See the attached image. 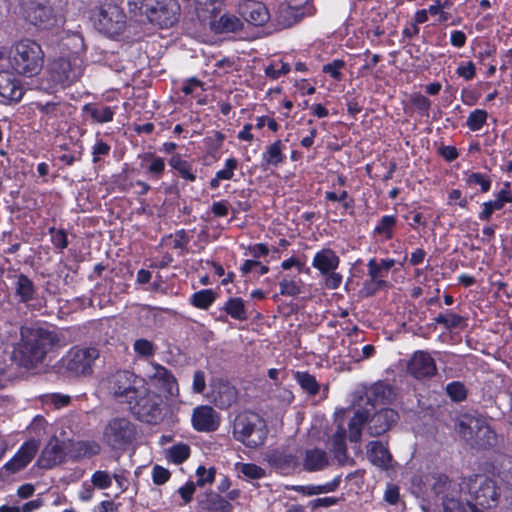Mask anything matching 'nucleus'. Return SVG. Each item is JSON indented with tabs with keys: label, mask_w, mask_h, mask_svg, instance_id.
Returning <instances> with one entry per match:
<instances>
[{
	"label": "nucleus",
	"mask_w": 512,
	"mask_h": 512,
	"mask_svg": "<svg viewBox=\"0 0 512 512\" xmlns=\"http://www.w3.org/2000/svg\"><path fill=\"white\" fill-rule=\"evenodd\" d=\"M53 332L43 327H23L21 340L12 352V359L25 368L41 363L55 343Z\"/></svg>",
	"instance_id": "1"
},
{
	"label": "nucleus",
	"mask_w": 512,
	"mask_h": 512,
	"mask_svg": "<svg viewBox=\"0 0 512 512\" xmlns=\"http://www.w3.org/2000/svg\"><path fill=\"white\" fill-rule=\"evenodd\" d=\"M8 57L11 68L25 77L37 75L44 63V52L40 44L30 39L15 42L10 48Z\"/></svg>",
	"instance_id": "2"
},
{
	"label": "nucleus",
	"mask_w": 512,
	"mask_h": 512,
	"mask_svg": "<svg viewBox=\"0 0 512 512\" xmlns=\"http://www.w3.org/2000/svg\"><path fill=\"white\" fill-rule=\"evenodd\" d=\"M455 431L471 447L486 449L494 445L495 433L487 421L473 414H462L455 420Z\"/></svg>",
	"instance_id": "3"
},
{
	"label": "nucleus",
	"mask_w": 512,
	"mask_h": 512,
	"mask_svg": "<svg viewBox=\"0 0 512 512\" xmlns=\"http://www.w3.org/2000/svg\"><path fill=\"white\" fill-rule=\"evenodd\" d=\"M233 437L250 449L262 446L268 435L266 421L257 413H239L233 421Z\"/></svg>",
	"instance_id": "4"
},
{
	"label": "nucleus",
	"mask_w": 512,
	"mask_h": 512,
	"mask_svg": "<svg viewBox=\"0 0 512 512\" xmlns=\"http://www.w3.org/2000/svg\"><path fill=\"white\" fill-rule=\"evenodd\" d=\"M132 415L139 421L156 425L163 419V398L160 394L141 386L137 390V396L127 403Z\"/></svg>",
	"instance_id": "5"
},
{
	"label": "nucleus",
	"mask_w": 512,
	"mask_h": 512,
	"mask_svg": "<svg viewBox=\"0 0 512 512\" xmlns=\"http://www.w3.org/2000/svg\"><path fill=\"white\" fill-rule=\"evenodd\" d=\"M137 438V425L126 417H113L103 428L102 442L112 450L125 451Z\"/></svg>",
	"instance_id": "6"
},
{
	"label": "nucleus",
	"mask_w": 512,
	"mask_h": 512,
	"mask_svg": "<svg viewBox=\"0 0 512 512\" xmlns=\"http://www.w3.org/2000/svg\"><path fill=\"white\" fill-rule=\"evenodd\" d=\"M7 275L8 279H14L13 289L14 296L17 298L19 303L25 304V306L31 311H40L46 307V297L39 294L38 288L26 274L16 273L11 271Z\"/></svg>",
	"instance_id": "7"
},
{
	"label": "nucleus",
	"mask_w": 512,
	"mask_h": 512,
	"mask_svg": "<svg viewBox=\"0 0 512 512\" xmlns=\"http://www.w3.org/2000/svg\"><path fill=\"white\" fill-rule=\"evenodd\" d=\"M95 26L99 32L109 37L119 36L126 27V14L120 6L105 3L100 6Z\"/></svg>",
	"instance_id": "8"
},
{
	"label": "nucleus",
	"mask_w": 512,
	"mask_h": 512,
	"mask_svg": "<svg viewBox=\"0 0 512 512\" xmlns=\"http://www.w3.org/2000/svg\"><path fill=\"white\" fill-rule=\"evenodd\" d=\"M51 77L63 87L78 81L84 73L83 60L78 56L58 58L51 63Z\"/></svg>",
	"instance_id": "9"
},
{
	"label": "nucleus",
	"mask_w": 512,
	"mask_h": 512,
	"mask_svg": "<svg viewBox=\"0 0 512 512\" xmlns=\"http://www.w3.org/2000/svg\"><path fill=\"white\" fill-rule=\"evenodd\" d=\"M469 489L477 506L493 508L498 505L501 492L492 479L481 476L470 485Z\"/></svg>",
	"instance_id": "10"
},
{
	"label": "nucleus",
	"mask_w": 512,
	"mask_h": 512,
	"mask_svg": "<svg viewBox=\"0 0 512 512\" xmlns=\"http://www.w3.org/2000/svg\"><path fill=\"white\" fill-rule=\"evenodd\" d=\"M137 376L127 370H119L112 375L109 381V388L115 399L120 403L127 404L128 401L137 396Z\"/></svg>",
	"instance_id": "11"
},
{
	"label": "nucleus",
	"mask_w": 512,
	"mask_h": 512,
	"mask_svg": "<svg viewBox=\"0 0 512 512\" xmlns=\"http://www.w3.org/2000/svg\"><path fill=\"white\" fill-rule=\"evenodd\" d=\"M98 356L96 348H71L65 357L66 369L76 375L89 374Z\"/></svg>",
	"instance_id": "12"
},
{
	"label": "nucleus",
	"mask_w": 512,
	"mask_h": 512,
	"mask_svg": "<svg viewBox=\"0 0 512 512\" xmlns=\"http://www.w3.org/2000/svg\"><path fill=\"white\" fill-rule=\"evenodd\" d=\"M68 443L57 437L51 438L42 450L37 465L42 469H51L65 461L67 456Z\"/></svg>",
	"instance_id": "13"
},
{
	"label": "nucleus",
	"mask_w": 512,
	"mask_h": 512,
	"mask_svg": "<svg viewBox=\"0 0 512 512\" xmlns=\"http://www.w3.org/2000/svg\"><path fill=\"white\" fill-rule=\"evenodd\" d=\"M39 449L38 442L34 439L25 441L14 454V456L7 461L3 468L8 474H15L25 467H27L33 460Z\"/></svg>",
	"instance_id": "14"
},
{
	"label": "nucleus",
	"mask_w": 512,
	"mask_h": 512,
	"mask_svg": "<svg viewBox=\"0 0 512 512\" xmlns=\"http://www.w3.org/2000/svg\"><path fill=\"white\" fill-rule=\"evenodd\" d=\"M237 7L238 13L249 23L254 26H262L266 24L270 18V14L266 6L254 0H242L233 2Z\"/></svg>",
	"instance_id": "15"
},
{
	"label": "nucleus",
	"mask_w": 512,
	"mask_h": 512,
	"mask_svg": "<svg viewBox=\"0 0 512 512\" xmlns=\"http://www.w3.org/2000/svg\"><path fill=\"white\" fill-rule=\"evenodd\" d=\"M399 419L398 413L391 408H383L370 418L367 415V431L370 436L377 437L389 431Z\"/></svg>",
	"instance_id": "16"
},
{
	"label": "nucleus",
	"mask_w": 512,
	"mask_h": 512,
	"mask_svg": "<svg viewBox=\"0 0 512 512\" xmlns=\"http://www.w3.org/2000/svg\"><path fill=\"white\" fill-rule=\"evenodd\" d=\"M191 421L196 431L213 432L220 425V416L213 407L201 405L194 408Z\"/></svg>",
	"instance_id": "17"
},
{
	"label": "nucleus",
	"mask_w": 512,
	"mask_h": 512,
	"mask_svg": "<svg viewBox=\"0 0 512 512\" xmlns=\"http://www.w3.org/2000/svg\"><path fill=\"white\" fill-rule=\"evenodd\" d=\"M149 21L162 28L172 27L178 21L179 5L177 0H159Z\"/></svg>",
	"instance_id": "18"
},
{
	"label": "nucleus",
	"mask_w": 512,
	"mask_h": 512,
	"mask_svg": "<svg viewBox=\"0 0 512 512\" xmlns=\"http://www.w3.org/2000/svg\"><path fill=\"white\" fill-rule=\"evenodd\" d=\"M436 371L435 360L424 351L415 352L408 363V372L417 379L432 377Z\"/></svg>",
	"instance_id": "19"
},
{
	"label": "nucleus",
	"mask_w": 512,
	"mask_h": 512,
	"mask_svg": "<svg viewBox=\"0 0 512 512\" xmlns=\"http://www.w3.org/2000/svg\"><path fill=\"white\" fill-rule=\"evenodd\" d=\"M24 95V89L21 81L17 79L14 73L3 70L0 71V97L3 102H19Z\"/></svg>",
	"instance_id": "20"
},
{
	"label": "nucleus",
	"mask_w": 512,
	"mask_h": 512,
	"mask_svg": "<svg viewBox=\"0 0 512 512\" xmlns=\"http://www.w3.org/2000/svg\"><path fill=\"white\" fill-rule=\"evenodd\" d=\"M117 110V105L108 106L97 102L86 103L82 107V112L89 117L92 123L96 124L112 122Z\"/></svg>",
	"instance_id": "21"
},
{
	"label": "nucleus",
	"mask_w": 512,
	"mask_h": 512,
	"mask_svg": "<svg viewBox=\"0 0 512 512\" xmlns=\"http://www.w3.org/2000/svg\"><path fill=\"white\" fill-rule=\"evenodd\" d=\"M204 89V83L199 80L197 77H191L186 79L180 90L179 98L182 102H190L192 104L193 100L196 101L197 104H205V99L202 97Z\"/></svg>",
	"instance_id": "22"
},
{
	"label": "nucleus",
	"mask_w": 512,
	"mask_h": 512,
	"mask_svg": "<svg viewBox=\"0 0 512 512\" xmlns=\"http://www.w3.org/2000/svg\"><path fill=\"white\" fill-rule=\"evenodd\" d=\"M138 157L141 161V168L145 170L150 179L160 180L163 177L166 167L164 158L155 155L153 152H145Z\"/></svg>",
	"instance_id": "23"
},
{
	"label": "nucleus",
	"mask_w": 512,
	"mask_h": 512,
	"mask_svg": "<svg viewBox=\"0 0 512 512\" xmlns=\"http://www.w3.org/2000/svg\"><path fill=\"white\" fill-rule=\"evenodd\" d=\"M35 108L41 114L42 121L60 120L66 117L69 113L71 105L67 102H36Z\"/></svg>",
	"instance_id": "24"
},
{
	"label": "nucleus",
	"mask_w": 512,
	"mask_h": 512,
	"mask_svg": "<svg viewBox=\"0 0 512 512\" xmlns=\"http://www.w3.org/2000/svg\"><path fill=\"white\" fill-rule=\"evenodd\" d=\"M366 454L370 462L380 468L387 469L392 461L388 447L381 441H370L366 446Z\"/></svg>",
	"instance_id": "25"
},
{
	"label": "nucleus",
	"mask_w": 512,
	"mask_h": 512,
	"mask_svg": "<svg viewBox=\"0 0 512 512\" xmlns=\"http://www.w3.org/2000/svg\"><path fill=\"white\" fill-rule=\"evenodd\" d=\"M198 4L204 6V10L210 13L209 24L211 30L216 34L224 32V14L221 13V0H198Z\"/></svg>",
	"instance_id": "26"
},
{
	"label": "nucleus",
	"mask_w": 512,
	"mask_h": 512,
	"mask_svg": "<svg viewBox=\"0 0 512 512\" xmlns=\"http://www.w3.org/2000/svg\"><path fill=\"white\" fill-rule=\"evenodd\" d=\"M151 380L156 387L169 395H173L174 390H178L175 376L169 369L162 365L157 364L154 366V373Z\"/></svg>",
	"instance_id": "27"
},
{
	"label": "nucleus",
	"mask_w": 512,
	"mask_h": 512,
	"mask_svg": "<svg viewBox=\"0 0 512 512\" xmlns=\"http://www.w3.org/2000/svg\"><path fill=\"white\" fill-rule=\"evenodd\" d=\"M329 465V457L319 448L308 449L303 458V469L308 472L320 471Z\"/></svg>",
	"instance_id": "28"
},
{
	"label": "nucleus",
	"mask_w": 512,
	"mask_h": 512,
	"mask_svg": "<svg viewBox=\"0 0 512 512\" xmlns=\"http://www.w3.org/2000/svg\"><path fill=\"white\" fill-rule=\"evenodd\" d=\"M340 259L331 249H322L317 252L313 258L312 266L318 269L321 274L332 272L339 266Z\"/></svg>",
	"instance_id": "29"
},
{
	"label": "nucleus",
	"mask_w": 512,
	"mask_h": 512,
	"mask_svg": "<svg viewBox=\"0 0 512 512\" xmlns=\"http://www.w3.org/2000/svg\"><path fill=\"white\" fill-rule=\"evenodd\" d=\"M303 15V7L283 3L279 5L277 10V22L283 28H289L300 21Z\"/></svg>",
	"instance_id": "30"
},
{
	"label": "nucleus",
	"mask_w": 512,
	"mask_h": 512,
	"mask_svg": "<svg viewBox=\"0 0 512 512\" xmlns=\"http://www.w3.org/2000/svg\"><path fill=\"white\" fill-rule=\"evenodd\" d=\"M168 164L177 173V176L186 182H194L197 178V170L192 162L182 159L179 154H174L168 161Z\"/></svg>",
	"instance_id": "31"
},
{
	"label": "nucleus",
	"mask_w": 512,
	"mask_h": 512,
	"mask_svg": "<svg viewBox=\"0 0 512 512\" xmlns=\"http://www.w3.org/2000/svg\"><path fill=\"white\" fill-rule=\"evenodd\" d=\"M267 461L276 469H290L297 465V457L284 450H273L267 454Z\"/></svg>",
	"instance_id": "32"
},
{
	"label": "nucleus",
	"mask_w": 512,
	"mask_h": 512,
	"mask_svg": "<svg viewBox=\"0 0 512 512\" xmlns=\"http://www.w3.org/2000/svg\"><path fill=\"white\" fill-rule=\"evenodd\" d=\"M199 509L203 512H224V498L213 491L198 497Z\"/></svg>",
	"instance_id": "33"
},
{
	"label": "nucleus",
	"mask_w": 512,
	"mask_h": 512,
	"mask_svg": "<svg viewBox=\"0 0 512 512\" xmlns=\"http://www.w3.org/2000/svg\"><path fill=\"white\" fill-rule=\"evenodd\" d=\"M340 482H341V478L336 477L331 482H328L323 485H299V486H294L293 489L302 495L313 496V495H318V494H322V493L334 492L339 487Z\"/></svg>",
	"instance_id": "34"
},
{
	"label": "nucleus",
	"mask_w": 512,
	"mask_h": 512,
	"mask_svg": "<svg viewBox=\"0 0 512 512\" xmlns=\"http://www.w3.org/2000/svg\"><path fill=\"white\" fill-rule=\"evenodd\" d=\"M345 434V430L343 428H340L333 435L332 438V451L334 454V458L340 465L346 464L349 460L345 443Z\"/></svg>",
	"instance_id": "35"
},
{
	"label": "nucleus",
	"mask_w": 512,
	"mask_h": 512,
	"mask_svg": "<svg viewBox=\"0 0 512 512\" xmlns=\"http://www.w3.org/2000/svg\"><path fill=\"white\" fill-rule=\"evenodd\" d=\"M218 294L212 289H201L190 297V304L197 309H208L217 299Z\"/></svg>",
	"instance_id": "36"
},
{
	"label": "nucleus",
	"mask_w": 512,
	"mask_h": 512,
	"mask_svg": "<svg viewBox=\"0 0 512 512\" xmlns=\"http://www.w3.org/2000/svg\"><path fill=\"white\" fill-rule=\"evenodd\" d=\"M191 236L185 229L177 230L163 238V241H171L170 245L174 250L178 251L179 255H184L187 252V245L189 244Z\"/></svg>",
	"instance_id": "37"
},
{
	"label": "nucleus",
	"mask_w": 512,
	"mask_h": 512,
	"mask_svg": "<svg viewBox=\"0 0 512 512\" xmlns=\"http://www.w3.org/2000/svg\"><path fill=\"white\" fill-rule=\"evenodd\" d=\"M294 379L309 396H315L320 390V384L316 378L308 372L297 371L294 373Z\"/></svg>",
	"instance_id": "38"
},
{
	"label": "nucleus",
	"mask_w": 512,
	"mask_h": 512,
	"mask_svg": "<svg viewBox=\"0 0 512 512\" xmlns=\"http://www.w3.org/2000/svg\"><path fill=\"white\" fill-rule=\"evenodd\" d=\"M226 314L239 321H246L249 317L245 302L239 297L226 301Z\"/></svg>",
	"instance_id": "39"
},
{
	"label": "nucleus",
	"mask_w": 512,
	"mask_h": 512,
	"mask_svg": "<svg viewBox=\"0 0 512 512\" xmlns=\"http://www.w3.org/2000/svg\"><path fill=\"white\" fill-rule=\"evenodd\" d=\"M367 421V411L357 410L349 421V440L358 442L361 439L362 425Z\"/></svg>",
	"instance_id": "40"
},
{
	"label": "nucleus",
	"mask_w": 512,
	"mask_h": 512,
	"mask_svg": "<svg viewBox=\"0 0 512 512\" xmlns=\"http://www.w3.org/2000/svg\"><path fill=\"white\" fill-rule=\"evenodd\" d=\"M279 285L281 295L295 297L302 293L303 282L298 276L284 277Z\"/></svg>",
	"instance_id": "41"
},
{
	"label": "nucleus",
	"mask_w": 512,
	"mask_h": 512,
	"mask_svg": "<svg viewBox=\"0 0 512 512\" xmlns=\"http://www.w3.org/2000/svg\"><path fill=\"white\" fill-rule=\"evenodd\" d=\"M159 0H128V6L131 12L139 15H146L148 19L153 14Z\"/></svg>",
	"instance_id": "42"
},
{
	"label": "nucleus",
	"mask_w": 512,
	"mask_h": 512,
	"mask_svg": "<svg viewBox=\"0 0 512 512\" xmlns=\"http://www.w3.org/2000/svg\"><path fill=\"white\" fill-rule=\"evenodd\" d=\"M283 144L280 140L275 141L268 146L263 154V160L267 165L277 166L284 161L285 156L282 153Z\"/></svg>",
	"instance_id": "43"
},
{
	"label": "nucleus",
	"mask_w": 512,
	"mask_h": 512,
	"mask_svg": "<svg viewBox=\"0 0 512 512\" xmlns=\"http://www.w3.org/2000/svg\"><path fill=\"white\" fill-rule=\"evenodd\" d=\"M233 33V39H247L248 33L245 31L244 23L236 16H226V34Z\"/></svg>",
	"instance_id": "44"
},
{
	"label": "nucleus",
	"mask_w": 512,
	"mask_h": 512,
	"mask_svg": "<svg viewBox=\"0 0 512 512\" xmlns=\"http://www.w3.org/2000/svg\"><path fill=\"white\" fill-rule=\"evenodd\" d=\"M396 225V218L394 216L385 215L374 229V233L377 235L384 236L385 239H391L393 237V229Z\"/></svg>",
	"instance_id": "45"
},
{
	"label": "nucleus",
	"mask_w": 512,
	"mask_h": 512,
	"mask_svg": "<svg viewBox=\"0 0 512 512\" xmlns=\"http://www.w3.org/2000/svg\"><path fill=\"white\" fill-rule=\"evenodd\" d=\"M99 136V133H97ZM111 151V146L103 139L96 137L95 143L91 148L92 162L94 164L99 163L105 157L109 156Z\"/></svg>",
	"instance_id": "46"
},
{
	"label": "nucleus",
	"mask_w": 512,
	"mask_h": 512,
	"mask_svg": "<svg viewBox=\"0 0 512 512\" xmlns=\"http://www.w3.org/2000/svg\"><path fill=\"white\" fill-rule=\"evenodd\" d=\"M169 459L174 464H182L190 457V447L184 443L173 445L169 449Z\"/></svg>",
	"instance_id": "47"
},
{
	"label": "nucleus",
	"mask_w": 512,
	"mask_h": 512,
	"mask_svg": "<svg viewBox=\"0 0 512 512\" xmlns=\"http://www.w3.org/2000/svg\"><path fill=\"white\" fill-rule=\"evenodd\" d=\"M235 470L250 479H260L265 476V471L253 463H236Z\"/></svg>",
	"instance_id": "48"
},
{
	"label": "nucleus",
	"mask_w": 512,
	"mask_h": 512,
	"mask_svg": "<svg viewBox=\"0 0 512 512\" xmlns=\"http://www.w3.org/2000/svg\"><path fill=\"white\" fill-rule=\"evenodd\" d=\"M390 284L386 280H376V279H367L364 281L363 286L360 290V295L362 297H371L377 291L388 288Z\"/></svg>",
	"instance_id": "49"
},
{
	"label": "nucleus",
	"mask_w": 512,
	"mask_h": 512,
	"mask_svg": "<svg viewBox=\"0 0 512 512\" xmlns=\"http://www.w3.org/2000/svg\"><path fill=\"white\" fill-rule=\"evenodd\" d=\"M446 393L454 402H462L467 397V390L462 382L454 381L446 386Z\"/></svg>",
	"instance_id": "50"
},
{
	"label": "nucleus",
	"mask_w": 512,
	"mask_h": 512,
	"mask_svg": "<svg viewBox=\"0 0 512 512\" xmlns=\"http://www.w3.org/2000/svg\"><path fill=\"white\" fill-rule=\"evenodd\" d=\"M49 234L51 235V243L56 249L63 251L68 247L69 241L65 229L50 227Z\"/></svg>",
	"instance_id": "51"
},
{
	"label": "nucleus",
	"mask_w": 512,
	"mask_h": 512,
	"mask_svg": "<svg viewBox=\"0 0 512 512\" xmlns=\"http://www.w3.org/2000/svg\"><path fill=\"white\" fill-rule=\"evenodd\" d=\"M463 317L460 315L454 314L452 312H448L445 314H438L435 318V322L437 324L443 325L446 329H454L461 325L463 322Z\"/></svg>",
	"instance_id": "52"
},
{
	"label": "nucleus",
	"mask_w": 512,
	"mask_h": 512,
	"mask_svg": "<svg viewBox=\"0 0 512 512\" xmlns=\"http://www.w3.org/2000/svg\"><path fill=\"white\" fill-rule=\"evenodd\" d=\"M111 184L119 192H128L134 186V183L129 179L126 170H123L118 174H114L111 178Z\"/></svg>",
	"instance_id": "53"
},
{
	"label": "nucleus",
	"mask_w": 512,
	"mask_h": 512,
	"mask_svg": "<svg viewBox=\"0 0 512 512\" xmlns=\"http://www.w3.org/2000/svg\"><path fill=\"white\" fill-rule=\"evenodd\" d=\"M91 483L94 487L105 490L112 486V476L107 471L97 470L91 476Z\"/></svg>",
	"instance_id": "54"
},
{
	"label": "nucleus",
	"mask_w": 512,
	"mask_h": 512,
	"mask_svg": "<svg viewBox=\"0 0 512 512\" xmlns=\"http://www.w3.org/2000/svg\"><path fill=\"white\" fill-rule=\"evenodd\" d=\"M135 353L140 357H151L154 355L155 349L152 341L140 338L137 339L133 344Z\"/></svg>",
	"instance_id": "55"
},
{
	"label": "nucleus",
	"mask_w": 512,
	"mask_h": 512,
	"mask_svg": "<svg viewBox=\"0 0 512 512\" xmlns=\"http://www.w3.org/2000/svg\"><path fill=\"white\" fill-rule=\"evenodd\" d=\"M487 119V112L484 110H474L470 113L467 118V126L472 130L476 131L482 128Z\"/></svg>",
	"instance_id": "56"
},
{
	"label": "nucleus",
	"mask_w": 512,
	"mask_h": 512,
	"mask_svg": "<svg viewBox=\"0 0 512 512\" xmlns=\"http://www.w3.org/2000/svg\"><path fill=\"white\" fill-rule=\"evenodd\" d=\"M345 67V62L340 59L333 60L323 66V72L329 74L335 80H340L342 77L341 70Z\"/></svg>",
	"instance_id": "57"
},
{
	"label": "nucleus",
	"mask_w": 512,
	"mask_h": 512,
	"mask_svg": "<svg viewBox=\"0 0 512 512\" xmlns=\"http://www.w3.org/2000/svg\"><path fill=\"white\" fill-rule=\"evenodd\" d=\"M197 475V486H204L207 483H213L215 480V469L209 468L208 470L204 466H199L196 471Z\"/></svg>",
	"instance_id": "58"
},
{
	"label": "nucleus",
	"mask_w": 512,
	"mask_h": 512,
	"mask_svg": "<svg viewBox=\"0 0 512 512\" xmlns=\"http://www.w3.org/2000/svg\"><path fill=\"white\" fill-rule=\"evenodd\" d=\"M171 477V472L161 466V465H155L152 469V480L155 485H163L166 482L169 481Z\"/></svg>",
	"instance_id": "59"
},
{
	"label": "nucleus",
	"mask_w": 512,
	"mask_h": 512,
	"mask_svg": "<svg viewBox=\"0 0 512 512\" xmlns=\"http://www.w3.org/2000/svg\"><path fill=\"white\" fill-rule=\"evenodd\" d=\"M289 71H290L289 64L283 63V62L270 64L265 69L266 75L273 79H277L281 75L287 74Z\"/></svg>",
	"instance_id": "60"
},
{
	"label": "nucleus",
	"mask_w": 512,
	"mask_h": 512,
	"mask_svg": "<svg viewBox=\"0 0 512 512\" xmlns=\"http://www.w3.org/2000/svg\"><path fill=\"white\" fill-rule=\"evenodd\" d=\"M466 181L469 185H479L482 192H488L491 187L490 179L481 173L470 174Z\"/></svg>",
	"instance_id": "61"
},
{
	"label": "nucleus",
	"mask_w": 512,
	"mask_h": 512,
	"mask_svg": "<svg viewBox=\"0 0 512 512\" xmlns=\"http://www.w3.org/2000/svg\"><path fill=\"white\" fill-rule=\"evenodd\" d=\"M503 207L504 204L497 198L492 201H487L483 204V211L479 214V219L489 220L495 210H501Z\"/></svg>",
	"instance_id": "62"
},
{
	"label": "nucleus",
	"mask_w": 512,
	"mask_h": 512,
	"mask_svg": "<svg viewBox=\"0 0 512 512\" xmlns=\"http://www.w3.org/2000/svg\"><path fill=\"white\" fill-rule=\"evenodd\" d=\"M368 267V277L376 280H384L387 276L388 272L384 271L382 267L379 265L378 261L375 258H372L367 263Z\"/></svg>",
	"instance_id": "63"
},
{
	"label": "nucleus",
	"mask_w": 512,
	"mask_h": 512,
	"mask_svg": "<svg viewBox=\"0 0 512 512\" xmlns=\"http://www.w3.org/2000/svg\"><path fill=\"white\" fill-rule=\"evenodd\" d=\"M196 486V483L188 481L178 489V493L181 496L184 504H188L192 501Z\"/></svg>",
	"instance_id": "64"
}]
</instances>
